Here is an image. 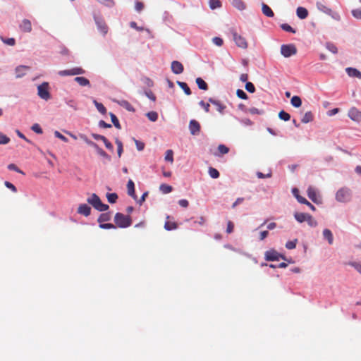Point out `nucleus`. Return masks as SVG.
<instances>
[{
  "instance_id": "obj_12",
  "label": "nucleus",
  "mask_w": 361,
  "mask_h": 361,
  "mask_svg": "<svg viewBox=\"0 0 361 361\" xmlns=\"http://www.w3.org/2000/svg\"><path fill=\"white\" fill-rule=\"evenodd\" d=\"M183 64L178 61H173L171 63V71L175 74H180L183 72Z\"/></svg>"
},
{
  "instance_id": "obj_10",
  "label": "nucleus",
  "mask_w": 361,
  "mask_h": 361,
  "mask_svg": "<svg viewBox=\"0 0 361 361\" xmlns=\"http://www.w3.org/2000/svg\"><path fill=\"white\" fill-rule=\"evenodd\" d=\"M307 193L308 197L313 202H314L316 204H319V203L321 202V200L319 199V197L317 196V191H316V190L313 187L310 186L307 188Z\"/></svg>"
},
{
  "instance_id": "obj_50",
  "label": "nucleus",
  "mask_w": 361,
  "mask_h": 361,
  "mask_svg": "<svg viewBox=\"0 0 361 361\" xmlns=\"http://www.w3.org/2000/svg\"><path fill=\"white\" fill-rule=\"evenodd\" d=\"M10 142V138L0 132V145H6Z\"/></svg>"
},
{
  "instance_id": "obj_64",
  "label": "nucleus",
  "mask_w": 361,
  "mask_h": 361,
  "mask_svg": "<svg viewBox=\"0 0 361 361\" xmlns=\"http://www.w3.org/2000/svg\"><path fill=\"white\" fill-rule=\"evenodd\" d=\"M145 95L149 99H151L152 101L154 102L156 100V97L155 95L154 94V93L149 90V91H147L145 92Z\"/></svg>"
},
{
  "instance_id": "obj_2",
  "label": "nucleus",
  "mask_w": 361,
  "mask_h": 361,
  "mask_svg": "<svg viewBox=\"0 0 361 361\" xmlns=\"http://www.w3.org/2000/svg\"><path fill=\"white\" fill-rule=\"evenodd\" d=\"M87 202L99 212L106 211L109 209V205L103 204L99 196L95 193H93L91 197L87 199Z\"/></svg>"
},
{
  "instance_id": "obj_21",
  "label": "nucleus",
  "mask_w": 361,
  "mask_h": 361,
  "mask_svg": "<svg viewBox=\"0 0 361 361\" xmlns=\"http://www.w3.org/2000/svg\"><path fill=\"white\" fill-rule=\"evenodd\" d=\"M128 194L133 198H135V184L133 181L130 179L127 183Z\"/></svg>"
},
{
  "instance_id": "obj_9",
  "label": "nucleus",
  "mask_w": 361,
  "mask_h": 361,
  "mask_svg": "<svg viewBox=\"0 0 361 361\" xmlns=\"http://www.w3.org/2000/svg\"><path fill=\"white\" fill-rule=\"evenodd\" d=\"M350 118L355 122H361V111L355 107H352L348 111Z\"/></svg>"
},
{
  "instance_id": "obj_32",
  "label": "nucleus",
  "mask_w": 361,
  "mask_h": 361,
  "mask_svg": "<svg viewBox=\"0 0 361 361\" xmlns=\"http://www.w3.org/2000/svg\"><path fill=\"white\" fill-rule=\"evenodd\" d=\"M118 104L129 111H135L133 106L126 100H122Z\"/></svg>"
},
{
  "instance_id": "obj_4",
  "label": "nucleus",
  "mask_w": 361,
  "mask_h": 361,
  "mask_svg": "<svg viewBox=\"0 0 361 361\" xmlns=\"http://www.w3.org/2000/svg\"><path fill=\"white\" fill-rule=\"evenodd\" d=\"M230 32L233 37V41L238 47L244 49L247 48L248 44L244 37L239 35L235 29H231Z\"/></svg>"
},
{
  "instance_id": "obj_63",
  "label": "nucleus",
  "mask_w": 361,
  "mask_h": 361,
  "mask_svg": "<svg viewBox=\"0 0 361 361\" xmlns=\"http://www.w3.org/2000/svg\"><path fill=\"white\" fill-rule=\"evenodd\" d=\"M248 112L251 114H262L264 111L257 108L252 107L249 109Z\"/></svg>"
},
{
  "instance_id": "obj_19",
  "label": "nucleus",
  "mask_w": 361,
  "mask_h": 361,
  "mask_svg": "<svg viewBox=\"0 0 361 361\" xmlns=\"http://www.w3.org/2000/svg\"><path fill=\"white\" fill-rule=\"evenodd\" d=\"M209 102L216 106V110L219 112H220L221 114L224 113V111L226 109V106L224 104L221 103L219 101L213 99L212 98L209 99Z\"/></svg>"
},
{
  "instance_id": "obj_53",
  "label": "nucleus",
  "mask_w": 361,
  "mask_h": 361,
  "mask_svg": "<svg viewBox=\"0 0 361 361\" xmlns=\"http://www.w3.org/2000/svg\"><path fill=\"white\" fill-rule=\"evenodd\" d=\"M85 142H87V145H89L90 146L94 148L97 153H98L99 150H100L102 149L101 147H99V145L97 143H95L91 140L85 139Z\"/></svg>"
},
{
  "instance_id": "obj_13",
  "label": "nucleus",
  "mask_w": 361,
  "mask_h": 361,
  "mask_svg": "<svg viewBox=\"0 0 361 361\" xmlns=\"http://www.w3.org/2000/svg\"><path fill=\"white\" fill-rule=\"evenodd\" d=\"M91 212V207L86 204H80L78 208V213L88 216Z\"/></svg>"
},
{
  "instance_id": "obj_41",
  "label": "nucleus",
  "mask_w": 361,
  "mask_h": 361,
  "mask_svg": "<svg viewBox=\"0 0 361 361\" xmlns=\"http://www.w3.org/2000/svg\"><path fill=\"white\" fill-rule=\"evenodd\" d=\"M115 142H116V144L117 145L118 156V157H121V154H122V153L123 152L122 142L121 140H119L118 139H116Z\"/></svg>"
},
{
  "instance_id": "obj_22",
  "label": "nucleus",
  "mask_w": 361,
  "mask_h": 361,
  "mask_svg": "<svg viewBox=\"0 0 361 361\" xmlns=\"http://www.w3.org/2000/svg\"><path fill=\"white\" fill-rule=\"evenodd\" d=\"M323 236L325 239L327 240L329 245L333 244L334 237H333L332 232L329 229L325 228L323 231Z\"/></svg>"
},
{
  "instance_id": "obj_34",
  "label": "nucleus",
  "mask_w": 361,
  "mask_h": 361,
  "mask_svg": "<svg viewBox=\"0 0 361 361\" xmlns=\"http://www.w3.org/2000/svg\"><path fill=\"white\" fill-rule=\"evenodd\" d=\"M313 120V115L311 111L306 112L301 119L302 123H307Z\"/></svg>"
},
{
  "instance_id": "obj_17",
  "label": "nucleus",
  "mask_w": 361,
  "mask_h": 361,
  "mask_svg": "<svg viewBox=\"0 0 361 361\" xmlns=\"http://www.w3.org/2000/svg\"><path fill=\"white\" fill-rule=\"evenodd\" d=\"M30 69L29 66H19L16 68V73L17 78H21L25 75L26 71Z\"/></svg>"
},
{
  "instance_id": "obj_5",
  "label": "nucleus",
  "mask_w": 361,
  "mask_h": 361,
  "mask_svg": "<svg viewBox=\"0 0 361 361\" xmlns=\"http://www.w3.org/2000/svg\"><path fill=\"white\" fill-rule=\"evenodd\" d=\"M49 83L43 82L37 87V94L38 96L46 101L49 100L51 98V94L49 90Z\"/></svg>"
},
{
  "instance_id": "obj_38",
  "label": "nucleus",
  "mask_w": 361,
  "mask_h": 361,
  "mask_svg": "<svg viewBox=\"0 0 361 361\" xmlns=\"http://www.w3.org/2000/svg\"><path fill=\"white\" fill-rule=\"evenodd\" d=\"M164 159L166 161H169L171 163H173V152L171 149H168L166 152Z\"/></svg>"
},
{
  "instance_id": "obj_59",
  "label": "nucleus",
  "mask_w": 361,
  "mask_h": 361,
  "mask_svg": "<svg viewBox=\"0 0 361 361\" xmlns=\"http://www.w3.org/2000/svg\"><path fill=\"white\" fill-rule=\"evenodd\" d=\"M99 156L105 158L106 160L108 161H110L111 160V157L104 151L102 149H101L100 150H99L98 153H97Z\"/></svg>"
},
{
  "instance_id": "obj_44",
  "label": "nucleus",
  "mask_w": 361,
  "mask_h": 361,
  "mask_svg": "<svg viewBox=\"0 0 361 361\" xmlns=\"http://www.w3.org/2000/svg\"><path fill=\"white\" fill-rule=\"evenodd\" d=\"M147 116L151 121H156L158 119V114L156 111H149L147 114Z\"/></svg>"
},
{
  "instance_id": "obj_28",
  "label": "nucleus",
  "mask_w": 361,
  "mask_h": 361,
  "mask_svg": "<svg viewBox=\"0 0 361 361\" xmlns=\"http://www.w3.org/2000/svg\"><path fill=\"white\" fill-rule=\"evenodd\" d=\"M317 7L319 11L327 14H330L332 11V10L330 8L326 6L320 1L317 2Z\"/></svg>"
},
{
  "instance_id": "obj_57",
  "label": "nucleus",
  "mask_w": 361,
  "mask_h": 361,
  "mask_svg": "<svg viewBox=\"0 0 361 361\" xmlns=\"http://www.w3.org/2000/svg\"><path fill=\"white\" fill-rule=\"evenodd\" d=\"M99 3L104 4L108 7H111L114 5V2L113 0H97Z\"/></svg>"
},
{
  "instance_id": "obj_25",
  "label": "nucleus",
  "mask_w": 361,
  "mask_h": 361,
  "mask_svg": "<svg viewBox=\"0 0 361 361\" xmlns=\"http://www.w3.org/2000/svg\"><path fill=\"white\" fill-rule=\"evenodd\" d=\"M297 16L300 19H305L308 16V11L305 8L298 7L296 11Z\"/></svg>"
},
{
  "instance_id": "obj_18",
  "label": "nucleus",
  "mask_w": 361,
  "mask_h": 361,
  "mask_svg": "<svg viewBox=\"0 0 361 361\" xmlns=\"http://www.w3.org/2000/svg\"><path fill=\"white\" fill-rule=\"evenodd\" d=\"M166 219L167 220L164 224V228L166 230L171 231V230H175L178 228V224L176 222L171 221L169 220L170 219L169 216H167Z\"/></svg>"
},
{
  "instance_id": "obj_40",
  "label": "nucleus",
  "mask_w": 361,
  "mask_h": 361,
  "mask_svg": "<svg viewBox=\"0 0 361 361\" xmlns=\"http://www.w3.org/2000/svg\"><path fill=\"white\" fill-rule=\"evenodd\" d=\"M160 190L164 193V194H167V193H169L172 191V187L171 185H166V184H161L160 185Z\"/></svg>"
},
{
  "instance_id": "obj_52",
  "label": "nucleus",
  "mask_w": 361,
  "mask_h": 361,
  "mask_svg": "<svg viewBox=\"0 0 361 361\" xmlns=\"http://www.w3.org/2000/svg\"><path fill=\"white\" fill-rule=\"evenodd\" d=\"M31 129L37 134H42L43 133L42 128L38 123L32 125Z\"/></svg>"
},
{
  "instance_id": "obj_24",
  "label": "nucleus",
  "mask_w": 361,
  "mask_h": 361,
  "mask_svg": "<svg viewBox=\"0 0 361 361\" xmlns=\"http://www.w3.org/2000/svg\"><path fill=\"white\" fill-rule=\"evenodd\" d=\"M232 6L238 10L243 11L245 8L246 6L242 0H232Z\"/></svg>"
},
{
  "instance_id": "obj_56",
  "label": "nucleus",
  "mask_w": 361,
  "mask_h": 361,
  "mask_svg": "<svg viewBox=\"0 0 361 361\" xmlns=\"http://www.w3.org/2000/svg\"><path fill=\"white\" fill-rule=\"evenodd\" d=\"M99 227L103 229L116 228V226L111 223L100 224Z\"/></svg>"
},
{
  "instance_id": "obj_16",
  "label": "nucleus",
  "mask_w": 361,
  "mask_h": 361,
  "mask_svg": "<svg viewBox=\"0 0 361 361\" xmlns=\"http://www.w3.org/2000/svg\"><path fill=\"white\" fill-rule=\"evenodd\" d=\"M345 71L350 77L361 79V72L357 69L349 67L346 68Z\"/></svg>"
},
{
  "instance_id": "obj_43",
  "label": "nucleus",
  "mask_w": 361,
  "mask_h": 361,
  "mask_svg": "<svg viewBox=\"0 0 361 361\" xmlns=\"http://www.w3.org/2000/svg\"><path fill=\"white\" fill-rule=\"evenodd\" d=\"M306 221L307 222L308 225L311 227H316L317 226V221L310 214H308Z\"/></svg>"
},
{
  "instance_id": "obj_6",
  "label": "nucleus",
  "mask_w": 361,
  "mask_h": 361,
  "mask_svg": "<svg viewBox=\"0 0 361 361\" xmlns=\"http://www.w3.org/2000/svg\"><path fill=\"white\" fill-rule=\"evenodd\" d=\"M85 73V71L81 67H74L68 70H63L59 71L58 74L61 76L77 75H82Z\"/></svg>"
},
{
  "instance_id": "obj_8",
  "label": "nucleus",
  "mask_w": 361,
  "mask_h": 361,
  "mask_svg": "<svg viewBox=\"0 0 361 361\" xmlns=\"http://www.w3.org/2000/svg\"><path fill=\"white\" fill-rule=\"evenodd\" d=\"M280 258L285 259L282 255L274 250H270L265 252V259L267 261H278Z\"/></svg>"
},
{
  "instance_id": "obj_7",
  "label": "nucleus",
  "mask_w": 361,
  "mask_h": 361,
  "mask_svg": "<svg viewBox=\"0 0 361 361\" xmlns=\"http://www.w3.org/2000/svg\"><path fill=\"white\" fill-rule=\"evenodd\" d=\"M281 53L284 57H290L297 53V49L294 44H283L281 47Z\"/></svg>"
},
{
  "instance_id": "obj_45",
  "label": "nucleus",
  "mask_w": 361,
  "mask_h": 361,
  "mask_svg": "<svg viewBox=\"0 0 361 361\" xmlns=\"http://www.w3.org/2000/svg\"><path fill=\"white\" fill-rule=\"evenodd\" d=\"M209 6L211 8L215 9L221 7V3L219 0H210Z\"/></svg>"
},
{
  "instance_id": "obj_33",
  "label": "nucleus",
  "mask_w": 361,
  "mask_h": 361,
  "mask_svg": "<svg viewBox=\"0 0 361 361\" xmlns=\"http://www.w3.org/2000/svg\"><path fill=\"white\" fill-rule=\"evenodd\" d=\"M93 103L99 112H100L102 114H106V109L102 103L98 102L97 100H94Z\"/></svg>"
},
{
  "instance_id": "obj_60",
  "label": "nucleus",
  "mask_w": 361,
  "mask_h": 361,
  "mask_svg": "<svg viewBox=\"0 0 361 361\" xmlns=\"http://www.w3.org/2000/svg\"><path fill=\"white\" fill-rule=\"evenodd\" d=\"M212 42L219 47H221L223 45L224 41L221 37H215L212 39Z\"/></svg>"
},
{
  "instance_id": "obj_54",
  "label": "nucleus",
  "mask_w": 361,
  "mask_h": 361,
  "mask_svg": "<svg viewBox=\"0 0 361 361\" xmlns=\"http://www.w3.org/2000/svg\"><path fill=\"white\" fill-rule=\"evenodd\" d=\"M85 142H87V145H89L90 146L94 148L97 153H98L99 150H100L102 149L101 147H99V145L97 143H95L91 140L85 139Z\"/></svg>"
},
{
  "instance_id": "obj_27",
  "label": "nucleus",
  "mask_w": 361,
  "mask_h": 361,
  "mask_svg": "<svg viewBox=\"0 0 361 361\" xmlns=\"http://www.w3.org/2000/svg\"><path fill=\"white\" fill-rule=\"evenodd\" d=\"M292 192H293V195L295 196V197L297 199V200L300 203L304 204V203H305V202H307V200L305 197H303L299 195V190L298 188H293L292 190Z\"/></svg>"
},
{
  "instance_id": "obj_23",
  "label": "nucleus",
  "mask_w": 361,
  "mask_h": 361,
  "mask_svg": "<svg viewBox=\"0 0 361 361\" xmlns=\"http://www.w3.org/2000/svg\"><path fill=\"white\" fill-rule=\"evenodd\" d=\"M74 80L82 87L90 85V80L85 77L78 76L75 78Z\"/></svg>"
},
{
  "instance_id": "obj_39",
  "label": "nucleus",
  "mask_w": 361,
  "mask_h": 361,
  "mask_svg": "<svg viewBox=\"0 0 361 361\" xmlns=\"http://www.w3.org/2000/svg\"><path fill=\"white\" fill-rule=\"evenodd\" d=\"M279 117L280 119L283 120V121H288L290 120V116L288 113L284 111H281L279 113Z\"/></svg>"
},
{
  "instance_id": "obj_11",
  "label": "nucleus",
  "mask_w": 361,
  "mask_h": 361,
  "mask_svg": "<svg viewBox=\"0 0 361 361\" xmlns=\"http://www.w3.org/2000/svg\"><path fill=\"white\" fill-rule=\"evenodd\" d=\"M189 129L192 135H197L200 131V125L195 120H191L189 123Z\"/></svg>"
},
{
  "instance_id": "obj_46",
  "label": "nucleus",
  "mask_w": 361,
  "mask_h": 361,
  "mask_svg": "<svg viewBox=\"0 0 361 361\" xmlns=\"http://www.w3.org/2000/svg\"><path fill=\"white\" fill-rule=\"evenodd\" d=\"M218 152L219 154H225L229 152V149L224 145H219L218 146Z\"/></svg>"
},
{
  "instance_id": "obj_36",
  "label": "nucleus",
  "mask_w": 361,
  "mask_h": 361,
  "mask_svg": "<svg viewBox=\"0 0 361 361\" xmlns=\"http://www.w3.org/2000/svg\"><path fill=\"white\" fill-rule=\"evenodd\" d=\"M109 116L111 117V120L113 124L114 125V126L118 129H121V127L120 123H119L118 119L117 118L116 116L111 112L109 113Z\"/></svg>"
},
{
  "instance_id": "obj_29",
  "label": "nucleus",
  "mask_w": 361,
  "mask_h": 361,
  "mask_svg": "<svg viewBox=\"0 0 361 361\" xmlns=\"http://www.w3.org/2000/svg\"><path fill=\"white\" fill-rule=\"evenodd\" d=\"M196 83L200 90H208V85L202 78H197L196 79Z\"/></svg>"
},
{
  "instance_id": "obj_55",
  "label": "nucleus",
  "mask_w": 361,
  "mask_h": 361,
  "mask_svg": "<svg viewBox=\"0 0 361 361\" xmlns=\"http://www.w3.org/2000/svg\"><path fill=\"white\" fill-rule=\"evenodd\" d=\"M236 94L239 98H240L242 99H247V95L243 90H240V89L237 90Z\"/></svg>"
},
{
  "instance_id": "obj_62",
  "label": "nucleus",
  "mask_w": 361,
  "mask_h": 361,
  "mask_svg": "<svg viewBox=\"0 0 361 361\" xmlns=\"http://www.w3.org/2000/svg\"><path fill=\"white\" fill-rule=\"evenodd\" d=\"M234 229V224L232 221H228L227 223L226 233H231Z\"/></svg>"
},
{
  "instance_id": "obj_30",
  "label": "nucleus",
  "mask_w": 361,
  "mask_h": 361,
  "mask_svg": "<svg viewBox=\"0 0 361 361\" xmlns=\"http://www.w3.org/2000/svg\"><path fill=\"white\" fill-rule=\"evenodd\" d=\"M178 85L184 91L187 95L191 94V91L187 83L184 82L177 81Z\"/></svg>"
},
{
  "instance_id": "obj_42",
  "label": "nucleus",
  "mask_w": 361,
  "mask_h": 361,
  "mask_svg": "<svg viewBox=\"0 0 361 361\" xmlns=\"http://www.w3.org/2000/svg\"><path fill=\"white\" fill-rule=\"evenodd\" d=\"M106 198L110 203L113 204L116 202L118 195L116 193H107Z\"/></svg>"
},
{
  "instance_id": "obj_51",
  "label": "nucleus",
  "mask_w": 361,
  "mask_h": 361,
  "mask_svg": "<svg viewBox=\"0 0 361 361\" xmlns=\"http://www.w3.org/2000/svg\"><path fill=\"white\" fill-rule=\"evenodd\" d=\"M245 90L250 92V93H253L255 92V87L254 86V85L251 82H247L246 84H245Z\"/></svg>"
},
{
  "instance_id": "obj_49",
  "label": "nucleus",
  "mask_w": 361,
  "mask_h": 361,
  "mask_svg": "<svg viewBox=\"0 0 361 361\" xmlns=\"http://www.w3.org/2000/svg\"><path fill=\"white\" fill-rule=\"evenodd\" d=\"M297 243H298V240L297 239H295L294 240L288 241L286 243V247L287 249H288V250L294 249L296 247Z\"/></svg>"
},
{
  "instance_id": "obj_31",
  "label": "nucleus",
  "mask_w": 361,
  "mask_h": 361,
  "mask_svg": "<svg viewBox=\"0 0 361 361\" xmlns=\"http://www.w3.org/2000/svg\"><path fill=\"white\" fill-rule=\"evenodd\" d=\"M290 103L294 107L298 108L302 105V100L300 97L293 96L291 98Z\"/></svg>"
},
{
  "instance_id": "obj_26",
  "label": "nucleus",
  "mask_w": 361,
  "mask_h": 361,
  "mask_svg": "<svg viewBox=\"0 0 361 361\" xmlns=\"http://www.w3.org/2000/svg\"><path fill=\"white\" fill-rule=\"evenodd\" d=\"M308 214L307 213L295 212L294 217L299 223H302L306 221Z\"/></svg>"
},
{
  "instance_id": "obj_37",
  "label": "nucleus",
  "mask_w": 361,
  "mask_h": 361,
  "mask_svg": "<svg viewBox=\"0 0 361 361\" xmlns=\"http://www.w3.org/2000/svg\"><path fill=\"white\" fill-rule=\"evenodd\" d=\"M208 172H209V176L212 178H218L220 176L218 170L213 167H209Z\"/></svg>"
},
{
  "instance_id": "obj_15",
  "label": "nucleus",
  "mask_w": 361,
  "mask_h": 361,
  "mask_svg": "<svg viewBox=\"0 0 361 361\" xmlns=\"http://www.w3.org/2000/svg\"><path fill=\"white\" fill-rule=\"evenodd\" d=\"M20 28L23 32H30L32 31L31 22L27 19H24L20 25Z\"/></svg>"
},
{
  "instance_id": "obj_1",
  "label": "nucleus",
  "mask_w": 361,
  "mask_h": 361,
  "mask_svg": "<svg viewBox=\"0 0 361 361\" xmlns=\"http://www.w3.org/2000/svg\"><path fill=\"white\" fill-rule=\"evenodd\" d=\"M352 199V191L348 187H342L336 193V200L339 202H348Z\"/></svg>"
},
{
  "instance_id": "obj_58",
  "label": "nucleus",
  "mask_w": 361,
  "mask_h": 361,
  "mask_svg": "<svg viewBox=\"0 0 361 361\" xmlns=\"http://www.w3.org/2000/svg\"><path fill=\"white\" fill-rule=\"evenodd\" d=\"M352 15L356 18L361 19V8L353 9L352 11Z\"/></svg>"
},
{
  "instance_id": "obj_61",
  "label": "nucleus",
  "mask_w": 361,
  "mask_h": 361,
  "mask_svg": "<svg viewBox=\"0 0 361 361\" xmlns=\"http://www.w3.org/2000/svg\"><path fill=\"white\" fill-rule=\"evenodd\" d=\"M349 265L353 267L360 274H361V264L355 262H350Z\"/></svg>"
},
{
  "instance_id": "obj_48",
  "label": "nucleus",
  "mask_w": 361,
  "mask_h": 361,
  "mask_svg": "<svg viewBox=\"0 0 361 361\" xmlns=\"http://www.w3.org/2000/svg\"><path fill=\"white\" fill-rule=\"evenodd\" d=\"M326 47L329 51H330L333 54H336L338 52L337 47H336L335 44H334L332 43H330V42L326 43Z\"/></svg>"
},
{
  "instance_id": "obj_14",
  "label": "nucleus",
  "mask_w": 361,
  "mask_h": 361,
  "mask_svg": "<svg viewBox=\"0 0 361 361\" xmlns=\"http://www.w3.org/2000/svg\"><path fill=\"white\" fill-rule=\"evenodd\" d=\"M95 22L99 31L103 35H106L108 32V27L104 23V21L99 18H95Z\"/></svg>"
},
{
  "instance_id": "obj_47",
  "label": "nucleus",
  "mask_w": 361,
  "mask_h": 361,
  "mask_svg": "<svg viewBox=\"0 0 361 361\" xmlns=\"http://www.w3.org/2000/svg\"><path fill=\"white\" fill-rule=\"evenodd\" d=\"M281 27L284 31L289 32L291 33H295V30L290 25H289L287 23L281 24Z\"/></svg>"
},
{
  "instance_id": "obj_3",
  "label": "nucleus",
  "mask_w": 361,
  "mask_h": 361,
  "mask_svg": "<svg viewBox=\"0 0 361 361\" xmlns=\"http://www.w3.org/2000/svg\"><path fill=\"white\" fill-rule=\"evenodd\" d=\"M114 221L119 228H127L132 224L131 218L122 213H116L114 216Z\"/></svg>"
},
{
  "instance_id": "obj_20",
  "label": "nucleus",
  "mask_w": 361,
  "mask_h": 361,
  "mask_svg": "<svg viewBox=\"0 0 361 361\" xmlns=\"http://www.w3.org/2000/svg\"><path fill=\"white\" fill-rule=\"evenodd\" d=\"M262 11L264 15L267 17L271 18L274 17V13L271 8L267 4H262Z\"/></svg>"
},
{
  "instance_id": "obj_35",
  "label": "nucleus",
  "mask_w": 361,
  "mask_h": 361,
  "mask_svg": "<svg viewBox=\"0 0 361 361\" xmlns=\"http://www.w3.org/2000/svg\"><path fill=\"white\" fill-rule=\"evenodd\" d=\"M111 219V214L110 213H103L100 214V216L98 218V221L99 223L109 221Z\"/></svg>"
}]
</instances>
